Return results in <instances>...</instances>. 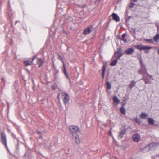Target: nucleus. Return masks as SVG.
Instances as JSON below:
<instances>
[{
  "mask_svg": "<svg viewBox=\"0 0 159 159\" xmlns=\"http://www.w3.org/2000/svg\"><path fill=\"white\" fill-rule=\"evenodd\" d=\"M139 61L141 64V69L139 70V73L142 74L143 75H144L145 74H146L149 77L152 78V76L147 72L146 69L145 68L144 65L143 63L142 60H140Z\"/></svg>",
  "mask_w": 159,
  "mask_h": 159,
  "instance_id": "nucleus-1",
  "label": "nucleus"
},
{
  "mask_svg": "<svg viewBox=\"0 0 159 159\" xmlns=\"http://www.w3.org/2000/svg\"><path fill=\"white\" fill-rule=\"evenodd\" d=\"M61 95L63 101L65 105L69 103V98L68 95L66 93H62Z\"/></svg>",
  "mask_w": 159,
  "mask_h": 159,
  "instance_id": "nucleus-2",
  "label": "nucleus"
},
{
  "mask_svg": "<svg viewBox=\"0 0 159 159\" xmlns=\"http://www.w3.org/2000/svg\"><path fill=\"white\" fill-rule=\"evenodd\" d=\"M158 145L157 143H152L148 145L147 146L145 147V148H148L150 150H153L157 149L158 147Z\"/></svg>",
  "mask_w": 159,
  "mask_h": 159,
  "instance_id": "nucleus-3",
  "label": "nucleus"
},
{
  "mask_svg": "<svg viewBox=\"0 0 159 159\" xmlns=\"http://www.w3.org/2000/svg\"><path fill=\"white\" fill-rule=\"evenodd\" d=\"M69 128L71 132L72 135L73 134L76 133L75 132H78L79 130V128L77 126L74 125H71L69 126Z\"/></svg>",
  "mask_w": 159,
  "mask_h": 159,
  "instance_id": "nucleus-4",
  "label": "nucleus"
},
{
  "mask_svg": "<svg viewBox=\"0 0 159 159\" xmlns=\"http://www.w3.org/2000/svg\"><path fill=\"white\" fill-rule=\"evenodd\" d=\"M140 135L138 134H134L132 136V139L135 142H138L140 140Z\"/></svg>",
  "mask_w": 159,
  "mask_h": 159,
  "instance_id": "nucleus-5",
  "label": "nucleus"
},
{
  "mask_svg": "<svg viewBox=\"0 0 159 159\" xmlns=\"http://www.w3.org/2000/svg\"><path fill=\"white\" fill-rule=\"evenodd\" d=\"M136 48L140 50H142L145 49H151L152 48V47L145 46L143 45H137L136 46Z\"/></svg>",
  "mask_w": 159,
  "mask_h": 159,
  "instance_id": "nucleus-6",
  "label": "nucleus"
},
{
  "mask_svg": "<svg viewBox=\"0 0 159 159\" xmlns=\"http://www.w3.org/2000/svg\"><path fill=\"white\" fill-rule=\"evenodd\" d=\"M72 136L76 143L77 144H80V139L77 134L76 133L73 134Z\"/></svg>",
  "mask_w": 159,
  "mask_h": 159,
  "instance_id": "nucleus-7",
  "label": "nucleus"
},
{
  "mask_svg": "<svg viewBox=\"0 0 159 159\" xmlns=\"http://www.w3.org/2000/svg\"><path fill=\"white\" fill-rule=\"evenodd\" d=\"M118 51L117 52L115 53V56L116 57V58L117 59L120 58V57L123 55V54L121 53L122 49L120 48H118Z\"/></svg>",
  "mask_w": 159,
  "mask_h": 159,
  "instance_id": "nucleus-8",
  "label": "nucleus"
},
{
  "mask_svg": "<svg viewBox=\"0 0 159 159\" xmlns=\"http://www.w3.org/2000/svg\"><path fill=\"white\" fill-rule=\"evenodd\" d=\"M1 141L2 143L4 144L6 147L7 148V144L6 138L4 135H3L2 133H1Z\"/></svg>",
  "mask_w": 159,
  "mask_h": 159,
  "instance_id": "nucleus-9",
  "label": "nucleus"
},
{
  "mask_svg": "<svg viewBox=\"0 0 159 159\" xmlns=\"http://www.w3.org/2000/svg\"><path fill=\"white\" fill-rule=\"evenodd\" d=\"M134 52V49L132 48H129L125 51V53L127 55H130L133 54Z\"/></svg>",
  "mask_w": 159,
  "mask_h": 159,
  "instance_id": "nucleus-10",
  "label": "nucleus"
},
{
  "mask_svg": "<svg viewBox=\"0 0 159 159\" xmlns=\"http://www.w3.org/2000/svg\"><path fill=\"white\" fill-rule=\"evenodd\" d=\"M113 19L116 22H118L120 21V18L118 15L115 13H113L112 15Z\"/></svg>",
  "mask_w": 159,
  "mask_h": 159,
  "instance_id": "nucleus-11",
  "label": "nucleus"
},
{
  "mask_svg": "<svg viewBox=\"0 0 159 159\" xmlns=\"http://www.w3.org/2000/svg\"><path fill=\"white\" fill-rule=\"evenodd\" d=\"M92 31V29L88 27L85 29L83 32V34L84 35H87L90 33Z\"/></svg>",
  "mask_w": 159,
  "mask_h": 159,
  "instance_id": "nucleus-12",
  "label": "nucleus"
},
{
  "mask_svg": "<svg viewBox=\"0 0 159 159\" xmlns=\"http://www.w3.org/2000/svg\"><path fill=\"white\" fill-rule=\"evenodd\" d=\"M112 99L114 103L116 104H118L120 102V100L116 96H113L112 98Z\"/></svg>",
  "mask_w": 159,
  "mask_h": 159,
  "instance_id": "nucleus-13",
  "label": "nucleus"
},
{
  "mask_svg": "<svg viewBox=\"0 0 159 159\" xmlns=\"http://www.w3.org/2000/svg\"><path fill=\"white\" fill-rule=\"evenodd\" d=\"M126 132V130L125 129L122 130L120 132L118 136V138L120 139L123 137V135L125 134Z\"/></svg>",
  "mask_w": 159,
  "mask_h": 159,
  "instance_id": "nucleus-14",
  "label": "nucleus"
},
{
  "mask_svg": "<svg viewBox=\"0 0 159 159\" xmlns=\"http://www.w3.org/2000/svg\"><path fill=\"white\" fill-rule=\"evenodd\" d=\"M106 66L104 65L102 68V78L103 79L104 77L105 73L106 71Z\"/></svg>",
  "mask_w": 159,
  "mask_h": 159,
  "instance_id": "nucleus-15",
  "label": "nucleus"
},
{
  "mask_svg": "<svg viewBox=\"0 0 159 159\" xmlns=\"http://www.w3.org/2000/svg\"><path fill=\"white\" fill-rule=\"evenodd\" d=\"M140 118L142 119H146L148 117V115L145 113H142L140 116Z\"/></svg>",
  "mask_w": 159,
  "mask_h": 159,
  "instance_id": "nucleus-16",
  "label": "nucleus"
},
{
  "mask_svg": "<svg viewBox=\"0 0 159 159\" xmlns=\"http://www.w3.org/2000/svg\"><path fill=\"white\" fill-rule=\"evenodd\" d=\"M148 122L150 124L153 125L154 123V120L152 118H148Z\"/></svg>",
  "mask_w": 159,
  "mask_h": 159,
  "instance_id": "nucleus-17",
  "label": "nucleus"
},
{
  "mask_svg": "<svg viewBox=\"0 0 159 159\" xmlns=\"http://www.w3.org/2000/svg\"><path fill=\"white\" fill-rule=\"evenodd\" d=\"M43 63V61L41 59H38L37 61V63L39 65V67H40L42 65Z\"/></svg>",
  "mask_w": 159,
  "mask_h": 159,
  "instance_id": "nucleus-18",
  "label": "nucleus"
},
{
  "mask_svg": "<svg viewBox=\"0 0 159 159\" xmlns=\"http://www.w3.org/2000/svg\"><path fill=\"white\" fill-rule=\"evenodd\" d=\"M118 59L116 58V59L114 60L111 63L110 65L112 66H114L116 65Z\"/></svg>",
  "mask_w": 159,
  "mask_h": 159,
  "instance_id": "nucleus-19",
  "label": "nucleus"
},
{
  "mask_svg": "<svg viewBox=\"0 0 159 159\" xmlns=\"http://www.w3.org/2000/svg\"><path fill=\"white\" fill-rule=\"evenodd\" d=\"M153 39L156 42H158L159 40V34H157L154 37Z\"/></svg>",
  "mask_w": 159,
  "mask_h": 159,
  "instance_id": "nucleus-20",
  "label": "nucleus"
},
{
  "mask_svg": "<svg viewBox=\"0 0 159 159\" xmlns=\"http://www.w3.org/2000/svg\"><path fill=\"white\" fill-rule=\"evenodd\" d=\"M120 111L121 113L123 114H125L126 113V110L123 107H122L120 109Z\"/></svg>",
  "mask_w": 159,
  "mask_h": 159,
  "instance_id": "nucleus-21",
  "label": "nucleus"
},
{
  "mask_svg": "<svg viewBox=\"0 0 159 159\" xmlns=\"http://www.w3.org/2000/svg\"><path fill=\"white\" fill-rule=\"evenodd\" d=\"M32 63V62L29 61H24V64L26 66L31 65Z\"/></svg>",
  "mask_w": 159,
  "mask_h": 159,
  "instance_id": "nucleus-22",
  "label": "nucleus"
},
{
  "mask_svg": "<svg viewBox=\"0 0 159 159\" xmlns=\"http://www.w3.org/2000/svg\"><path fill=\"white\" fill-rule=\"evenodd\" d=\"M107 88L110 89L111 88V86L110 83L109 82H107L106 83Z\"/></svg>",
  "mask_w": 159,
  "mask_h": 159,
  "instance_id": "nucleus-23",
  "label": "nucleus"
},
{
  "mask_svg": "<svg viewBox=\"0 0 159 159\" xmlns=\"http://www.w3.org/2000/svg\"><path fill=\"white\" fill-rule=\"evenodd\" d=\"M143 78L146 84L150 83V81L147 80V79L146 78H145L144 76L143 77Z\"/></svg>",
  "mask_w": 159,
  "mask_h": 159,
  "instance_id": "nucleus-24",
  "label": "nucleus"
},
{
  "mask_svg": "<svg viewBox=\"0 0 159 159\" xmlns=\"http://www.w3.org/2000/svg\"><path fill=\"white\" fill-rule=\"evenodd\" d=\"M125 34H123L122 36V39L123 41L125 42L127 41V39L125 38Z\"/></svg>",
  "mask_w": 159,
  "mask_h": 159,
  "instance_id": "nucleus-25",
  "label": "nucleus"
},
{
  "mask_svg": "<svg viewBox=\"0 0 159 159\" xmlns=\"http://www.w3.org/2000/svg\"><path fill=\"white\" fill-rule=\"evenodd\" d=\"M136 82L134 81H132L131 82L130 84V87H132L134 86Z\"/></svg>",
  "mask_w": 159,
  "mask_h": 159,
  "instance_id": "nucleus-26",
  "label": "nucleus"
},
{
  "mask_svg": "<svg viewBox=\"0 0 159 159\" xmlns=\"http://www.w3.org/2000/svg\"><path fill=\"white\" fill-rule=\"evenodd\" d=\"M145 41L148 42L149 43H153V41L152 39H145Z\"/></svg>",
  "mask_w": 159,
  "mask_h": 159,
  "instance_id": "nucleus-27",
  "label": "nucleus"
},
{
  "mask_svg": "<svg viewBox=\"0 0 159 159\" xmlns=\"http://www.w3.org/2000/svg\"><path fill=\"white\" fill-rule=\"evenodd\" d=\"M135 121L137 123H138L139 124H140L141 123V121L139 120V119H138L137 118H135L134 119Z\"/></svg>",
  "mask_w": 159,
  "mask_h": 159,
  "instance_id": "nucleus-28",
  "label": "nucleus"
},
{
  "mask_svg": "<svg viewBox=\"0 0 159 159\" xmlns=\"http://www.w3.org/2000/svg\"><path fill=\"white\" fill-rule=\"evenodd\" d=\"M64 74H65L66 76L68 78V79H69V76H68V74L67 73V72L66 71H63Z\"/></svg>",
  "mask_w": 159,
  "mask_h": 159,
  "instance_id": "nucleus-29",
  "label": "nucleus"
},
{
  "mask_svg": "<svg viewBox=\"0 0 159 159\" xmlns=\"http://www.w3.org/2000/svg\"><path fill=\"white\" fill-rule=\"evenodd\" d=\"M150 49H144V50L145 52L147 54V53H148L149 52H150L149 50Z\"/></svg>",
  "mask_w": 159,
  "mask_h": 159,
  "instance_id": "nucleus-30",
  "label": "nucleus"
},
{
  "mask_svg": "<svg viewBox=\"0 0 159 159\" xmlns=\"http://www.w3.org/2000/svg\"><path fill=\"white\" fill-rule=\"evenodd\" d=\"M63 71H66V69L65 65V64L63 62Z\"/></svg>",
  "mask_w": 159,
  "mask_h": 159,
  "instance_id": "nucleus-31",
  "label": "nucleus"
},
{
  "mask_svg": "<svg viewBox=\"0 0 159 159\" xmlns=\"http://www.w3.org/2000/svg\"><path fill=\"white\" fill-rule=\"evenodd\" d=\"M131 5L129 7L130 8H132L135 5L134 3H133L132 2H131Z\"/></svg>",
  "mask_w": 159,
  "mask_h": 159,
  "instance_id": "nucleus-32",
  "label": "nucleus"
},
{
  "mask_svg": "<svg viewBox=\"0 0 159 159\" xmlns=\"http://www.w3.org/2000/svg\"><path fill=\"white\" fill-rule=\"evenodd\" d=\"M108 134L109 136H112V132L111 131H110L108 133Z\"/></svg>",
  "mask_w": 159,
  "mask_h": 159,
  "instance_id": "nucleus-33",
  "label": "nucleus"
},
{
  "mask_svg": "<svg viewBox=\"0 0 159 159\" xmlns=\"http://www.w3.org/2000/svg\"><path fill=\"white\" fill-rule=\"evenodd\" d=\"M52 89L53 90H55L56 89V87H55V86L54 85H52Z\"/></svg>",
  "mask_w": 159,
  "mask_h": 159,
  "instance_id": "nucleus-34",
  "label": "nucleus"
},
{
  "mask_svg": "<svg viewBox=\"0 0 159 159\" xmlns=\"http://www.w3.org/2000/svg\"><path fill=\"white\" fill-rule=\"evenodd\" d=\"M157 50L158 54H159V48Z\"/></svg>",
  "mask_w": 159,
  "mask_h": 159,
  "instance_id": "nucleus-35",
  "label": "nucleus"
},
{
  "mask_svg": "<svg viewBox=\"0 0 159 159\" xmlns=\"http://www.w3.org/2000/svg\"><path fill=\"white\" fill-rule=\"evenodd\" d=\"M38 134L39 135H40V134H41V133L40 132H39Z\"/></svg>",
  "mask_w": 159,
  "mask_h": 159,
  "instance_id": "nucleus-36",
  "label": "nucleus"
},
{
  "mask_svg": "<svg viewBox=\"0 0 159 159\" xmlns=\"http://www.w3.org/2000/svg\"><path fill=\"white\" fill-rule=\"evenodd\" d=\"M137 1V0H132V1H131V2L133 1L134 2H135Z\"/></svg>",
  "mask_w": 159,
  "mask_h": 159,
  "instance_id": "nucleus-37",
  "label": "nucleus"
},
{
  "mask_svg": "<svg viewBox=\"0 0 159 159\" xmlns=\"http://www.w3.org/2000/svg\"><path fill=\"white\" fill-rule=\"evenodd\" d=\"M59 95H58V98L59 100V101L60 98H59Z\"/></svg>",
  "mask_w": 159,
  "mask_h": 159,
  "instance_id": "nucleus-38",
  "label": "nucleus"
},
{
  "mask_svg": "<svg viewBox=\"0 0 159 159\" xmlns=\"http://www.w3.org/2000/svg\"><path fill=\"white\" fill-rule=\"evenodd\" d=\"M34 57H33V58H32V61H33V60H34Z\"/></svg>",
  "mask_w": 159,
  "mask_h": 159,
  "instance_id": "nucleus-39",
  "label": "nucleus"
},
{
  "mask_svg": "<svg viewBox=\"0 0 159 159\" xmlns=\"http://www.w3.org/2000/svg\"><path fill=\"white\" fill-rule=\"evenodd\" d=\"M40 137L42 138V136H41V137Z\"/></svg>",
  "mask_w": 159,
  "mask_h": 159,
  "instance_id": "nucleus-40",
  "label": "nucleus"
},
{
  "mask_svg": "<svg viewBox=\"0 0 159 159\" xmlns=\"http://www.w3.org/2000/svg\"><path fill=\"white\" fill-rule=\"evenodd\" d=\"M100 0H98V1H99Z\"/></svg>",
  "mask_w": 159,
  "mask_h": 159,
  "instance_id": "nucleus-41",
  "label": "nucleus"
}]
</instances>
